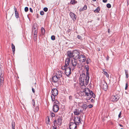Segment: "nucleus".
I'll return each mask as SVG.
<instances>
[{"mask_svg":"<svg viewBox=\"0 0 129 129\" xmlns=\"http://www.w3.org/2000/svg\"><path fill=\"white\" fill-rule=\"evenodd\" d=\"M89 78V76L85 75V74L80 75L79 79L80 84L83 88H85V85L88 84Z\"/></svg>","mask_w":129,"mask_h":129,"instance_id":"obj_1","label":"nucleus"},{"mask_svg":"<svg viewBox=\"0 0 129 129\" xmlns=\"http://www.w3.org/2000/svg\"><path fill=\"white\" fill-rule=\"evenodd\" d=\"M73 58L77 59L78 58V57L80 54L79 51L77 50H75L73 51Z\"/></svg>","mask_w":129,"mask_h":129,"instance_id":"obj_2","label":"nucleus"},{"mask_svg":"<svg viewBox=\"0 0 129 129\" xmlns=\"http://www.w3.org/2000/svg\"><path fill=\"white\" fill-rule=\"evenodd\" d=\"M77 59H75L73 58V59L71 60V63L72 65L71 67L72 66V70H74L75 69V67L77 66Z\"/></svg>","mask_w":129,"mask_h":129,"instance_id":"obj_3","label":"nucleus"},{"mask_svg":"<svg viewBox=\"0 0 129 129\" xmlns=\"http://www.w3.org/2000/svg\"><path fill=\"white\" fill-rule=\"evenodd\" d=\"M72 66L71 67L70 65L69 67L67 68L65 71V73L67 76H69L71 74V69H72Z\"/></svg>","mask_w":129,"mask_h":129,"instance_id":"obj_4","label":"nucleus"},{"mask_svg":"<svg viewBox=\"0 0 129 129\" xmlns=\"http://www.w3.org/2000/svg\"><path fill=\"white\" fill-rule=\"evenodd\" d=\"M78 57V58L77 59L79 61L82 63L85 62L86 59V57L83 54L80 55Z\"/></svg>","mask_w":129,"mask_h":129,"instance_id":"obj_5","label":"nucleus"},{"mask_svg":"<svg viewBox=\"0 0 129 129\" xmlns=\"http://www.w3.org/2000/svg\"><path fill=\"white\" fill-rule=\"evenodd\" d=\"M84 91L85 95L87 96H91V94L93 93L92 91L90 90L89 89L87 88H85Z\"/></svg>","mask_w":129,"mask_h":129,"instance_id":"obj_6","label":"nucleus"},{"mask_svg":"<svg viewBox=\"0 0 129 129\" xmlns=\"http://www.w3.org/2000/svg\"><path fill=\"white\" fill-rule=\"evenodd\" d=\"M101 87L104 90H107L108 88V86L107 83L105 81L102 82Z\"/></svg>","mask_w":129,"mask_h":129,"instance_id":"obj_7","label":"nucleus"},{"mask_svg":"<svg viewBox=\"0 0 129 129\" xmlns=\"http://www.w3.org/2000/svg\"><path fill=\"white\" fill-rule=\"evenodd\" d=\"M120 97L119 95H112L111 97V100L112 101L115 102H117L119 99Z\"/></svg>","mask_w":129,"mask_h":129,"instance_id":"obj_8","label":"nucleus"},{"mask_svg":"<svg viewBox=\"0 0 129 129\" xmlns=\"http://www.w3.org/2000/svg\"><path fill=\"white\" fill-rule=\"evenodd\" d=\"M80 118L79 116H76L74 117V122L77 125H79L81 123Z\"/></svg>","mask_w":129,"mask_h":129,"instance_id":"obj_9","label":"nucleus"},{"mask_svg":"<svg viewBox=\"0 0 129 129\" xmlns=\"http://www.w3.org/2000/svg\"><path fill=\"white\" fill-rule=\"evenodd\" d=\"M77 125L74 122H70L69 127L70 129H75L77 127Z\"/></svg>","mask_w":129,"mask_h":129,"instance_id":"obj_10","label":"nucleus"},{"mask_svg":"<svg viewBox=\"0 0 129 129\" xmlns=\"http://www.w3.org/2000/svg\"><path fill=\"white\" fill-rule=\"evenodd\" d=\"M52 81L55 83H57L60 80L55 75L53 76L52 77Z\"/></svg>","mask_w":129,"mask_h":129,"instance_id":"obj_11","label":"nucleus"},{"mask_svg":"<svg viewBox=\"0 0 129 129\" xmlns=\"http://www.w3.org/2000/svg\"><path fill=\"white\" fill-rule=\"evenodd\" d=\"M70 15L73 21H75L76 20L77 16L74 13L71 12L70 13Z\"/></svg>","mask_w":129,"mask_h":129,"instance_id":"obj_12","label":"nucleus"},{"mask_svg":"<svg viewBox=\"0 0 129 129\" xmlns=\"http://www.w3.org/2000/svg\"><path fill=\"white\" fill-rule=\"evenodd\" d=\"M82 112L83 113V111H82L81 110H79L78 109H75L74 112V113L75 115H78L80 114V113Z\"/></svg>","mask_w":129,"mask_h":129,"instance_id":"obj_13","label":"nucleus"},{"mask_svg":"<svg viewBox=\"0 0 129 129\" xmlns=\"http://www.w3.org/2000/svg\"><path fill=\"white\" fill-rule=\"evenodd\" d=\"M52 94L56 96L58 94V91L56 88H53L51 91Z\"/></svg>","mask_w":129,"mask_h":129,"instance_id":"obj_14","label":"nucleus"},{"mask_svg":"<svg viewBox=\"0 0 129 129\" xmlns=\"http://www.w3.org/2000/svg\"><path fill=\"white\" fill-rule=\"evenodd\" d=\"M59 108L58 105H54L53 109V111L55 112H56L58 111Z\"/></svg>","mask_w":129,"mask_h":129,"instance_id":"obj_15","label":"nucleus"},{"mask_svg":"<svg viewBox=\"0 0 129 129\" xmlns=\"http://www.w3.org/2000/svg\"><path fill=\"white\" fill-rule=\"evenodd\" d=\"M62 72L61 71H58L56 73V75H55L58 78L60 79L62 76Z\"/></svg>","mask_w":129,"mask_h":129,"instance_id":"obj_16","label":"nucleus"},{"mask_svg":"<svg viewBox=\"0 0 129 129\" xmlns=\"http://www.w3.org/2000/svg\"><path fill=\"white\" fill-rule=\"evenodd\" d=\"M73 52H72L71 51H68L67 53L68 56L69 58L73 57Z\"/></svg>","mask_w":129,"mask_h":129,"instance_id":"obj_17","label":"nucleus"},{"mask_svg":"<svg viewBox=\"0 0 129 129\" xmlns=\"http://www.w3.org/2000/svg\"><path fill=\"white\" fill-rule=\"evenodd\" d=\"M70 58H67L66 59L65 61V66L68 67L70 62Z\"/></svg>","mask_w":129,"mask_h":129,"instance_id":"obj_18","label":"nucleus"},{"mask_svg":"<svg viewBox=\"0 0 129 129\" xmlns=\"http://www.w3.org/2000/svg\"><path fill=\"white\" fill-rule=\"evenodd\" d=\"M70 58H67L66 59L65 61V66L68 67L70 62Z\"/></svg>","mask_w":129,"mask_h":129,"instance_id":"obj_19","label":"nucleus"},{"mask_svg":"<svg viewBox=\"0 0 129 129\" xmlns=\"http://www.w3.org/2000/svg\"><path fill=\"white\" fill-rule=\"evenodd\" d=\"M14 9L15 11V17L17 18H19V17L18 12L17 11V9L16 8L14 7Z\"/></svg>","mask_w":129,"mask_h":129,"instance_id":"obj_20","label":"nucleus"},{"mask_svg":"<svg viewBox=\"0 0 129 129\" xmlns=\"http://www.w3.org/2000/svg\"><path fill=\"white\" fill-rule=\"evenodd\" d=\"M89 67L88 65L85 66V69L86 70V75L89 76V74L88 72Z\"/></svg>","mask_w":129,"mask_h":129,"instance_id":"obj_21","label":"nucleus"},{"mask_svg":"<svg viewBox=\"0 0 129 129\" xmlns=\"http://www.w3.org/2000/svg\"><path fill=\"white\" fill-rule=\"evenodd\" d=\"M61 123V118L59 116L58 118V120L57 122V124L58 125H60Z\"/></svg>","mask_w":129,"mask_h":129,"instance_id":"obj_22","label":"nucleus"},{"mask_svg":"<svg viewBox=\"0 0 129 129\" xmlns=\"http://www.w3.org/2000/svg\"><path fill=\"white\" fill-rule=\"evenodd\" d=\"M81 107L83 108V110L85 111L87 107V106L86 104H84L82 105Z\"/></svg>","mask_w":129,"mask_h":129,"instance_id":"obj_23","label":"nucleus"},{"mask_svg":"<svg viewBox=\"0 0 129 129\" xmlns=\"http://www.w3.org/2000/svg\"><path fill=\"white\" fill-rule=\"evenodd\" d=\"M12 48V50L13 53V54L15 53V46L13 45V43L11 44Z\"/></svg>","mask_w":129,"mask_h":129,"instance_id":"obj_24","label":"nucleus"},{"mask_svg":"<svg viewBox=\"0 0 129 129\" xmlns=\"http://www.w3.org/2000/svg\"><path fill=\"white\" fill-rule=\"evenodd\" d=\"M54 102V105H58L60 104L59 102L56 100H55Z\"/></svg>","mask_w":129,"mask_h":129,"instance_id":"obj_25","label":"nucleus"},{"mask_svg":"<svg viewBox=\"0 0 129 129\" xmlns=\"http://www.w3.org/2000/svg\"><path fill=\"white\" fill-rule=\"evenodd\" d=\"M32 32L34 33V34L35 35H37V31L36 30V28H34L32 29Z\"/></svg>","mask_w":129,"mask_h":129,"instance_id":"obj_26","label":"nucleus"},{"mask_svg":"<svg viewBox=\"0 0 129 129\" xmlns=\"http://www.w3.org/2000/svg\"><path fill=\"white\" fill-rule=\"evenodd\" d=\"M125 73L126 75V78L127 79L128 77V71L126 70H124Z\"/></svg>","mask_w":129,"mask_h":129,"instance_id":"obj_27","label":"nucleus"},{"mask_svg":"<svg viewBox=\"0 0 129 129\" xmlns=\"http://www.w3.org/2000/svg\"><path fill=\"white\" fill-rule=\"evenodd\" d=\"M56 96H55V95H54L52 94L51 96V97L52 99V100L53 102L55 100V97Z\"/></svg>","mask_w":129,"mask_h":129,"instance_id":"obj_28","label":"nucleus"},{"mask_svg":"<svg viewBox=\"0 0 129 129\" xmlns=\"http://www.w3.org/2000/svg\"><path fill=\"white\" fill-rule=\"evenodd\" d=\"M41 32L42 35H44V34L45 33V30L44 29L43 27L41 28Z\"/></svg>","mask_w":129,"mask_h":129,"instance_id":"obj_29","label":"nucleus"},{"mask_svg":"<svg viewBox=\"0 0 129 129\" xmlns=\"http://www.w3.org/2000/svg\"><path fill=\"white\" fill-rule=\"evenodd\" d=\"M100 8L99 7L97 8L94 11V12L95 13H99V11H100Z\"/></svg>","mask_w":129,"mask_h":129,"instance_id":"obj_30","label":"nucleus"},{"mask_svg":"<svg viewBox=\"0 0 129 129\" xmlns=\"http://www.w3.org/2000/svg\"><path fill=\"white\" fill-rule=\"evenodd\" d=\"M70 3L72 4H76L77 3V2L75 0H72L71 1Z\"/></svg>","mask_w":129,"mask_h":129,"instance_id":"obj_31","label":"nucleus"},{"mask_svg":"<svg viewBox=\"0 0 129 129\" xmlns=\"http://www.w3.org/2000/svg\"><path fill=\"white\" fill-rule=\"evenodd\" d=\"M4 83V80H0V86L1 87L3 86V84Z\"/></svg>","mask_w":129,"mask_h":129,"instance_id":"obj_32","label":"nucleus"},{"mask_svg":"<svg viewBox=\"0 0 129 129\" xmlns=\"http://www.w3.org/2000/svg\"><path fill=\"white\" fill-rule=\"evenodd\" d=\"M12 129H15V123L14 122H13V121L12 122Z\"/></svg>","mask_w":129,"mask_h":129,"instance_id":"obj_33","label":"nucleus"},{"mask_svg":"<svg viewBox=\"0 0 129 129\" xmlns=\"http://www.w3.org/2000/svg\"><path fill=\"white\" fill-rule=\"evenodd\" d=\"M91 61L90 59L89 58H88L86 60V63L87 64H88Z\"/></svg>","mask_w":129,"mask_h":129,"instance_id":"obj_34","label":"nucleus"},{"mask_svg":"<svg viewBox=\"0 0 129 129\" xmlns=\"http://www.w3.org/2000/svg\"><path fill=\"white\" fill-rule=\"evenodd\" d=\"M3 75H2V73H1V75H0V77H1V79L0 80H4V78L3 76Z\"/></svg>","mask_w":129,"mask_h":129,"instance_id":"obj_35","label":"nucleus"},{"mask_svg":"<svg viewBox=\"0 0 129 129\" xmlns=\"http://www.w3.org/2000/svg\"><path fill=\"white\" fill-rule=\"evenodd\" d=\"M107 7L108 8H110L111 7V5L110 4H108L106 5Z\"/></svg>","mask_w":129,"mask_h":129,"instance_id":"obj_36","label":"nucleus"},{"mask_svg":"<svg viewBox=\"0 0 129 129\" xmlns=\"http://www.w3.org/2000/svg\"><path fill=\"white\" fill-rule=\"evenodd\" d=\"M51 39L52 40H54L55 39V37L54 36H52L51 37Z\"/></svg>","mask_w":129,"mask_h":129,"instance_id":"obj_37","label":"nucleus"},{"mask_svg":"<svg viewBox=\"0 0 129 129\" xmlns=\"http://www.w3.org/2000/svg\"><path fill=\"white\" fill-rule=\"evenodd\" d=\"M67 67L65 66L64 65L63 67H62L61 68L63 70H65V71Z\"/></svg>","mask_w":129,"mask_h":129,"instance_id":"obj_38","label":"nucleus"},{"mask_svg":"<svg viewBox=\"0 0 129 129\" xmlns=\"http://www.w3.org/2000/svg\"><path fill=\"white\" fill-rule=\"evenodd\" d=\"M32 103L33 106L34 107H35V101L34 100H33L32 101Z\"/></svg>","mask_w":129,"mask_h":129,"instance_id":"obj_39","label":"nucleus"},{"mask_svg":"<svg viewBox=\"0 0 129 129\" xmlns=\"http://www.w3.org/2000/svg\"><path fill=\"white\" fill-rule=\"evenodd\" d=\"M128 86V85L127 83H126L125 84V90H126L127 89Z\"/></svg>","mask_w":129,"mask_h":129,"instance_id":"obj_40","label":"nucleus"},{"mask_svg":"<svg viewBox=\"0 0 129 129\" xmlns=\"http://www.w3.org/2000/svg\"><path fill=\"white\" fill-rule=\"evenodd\" d=\"M43 10L45 12H46L48 10V8L47 7H45L43 9Z\"/></svg>","mask_w":129,"mask_h":129,"instance_id":"obj_41","label":"nucleus"},{"mask_svg":"<svg viewBox=\"0 0 129 129\" xmlns=\"http://www.w3.org/2000/svg\"><path fill=\"white\" fill-rule=\"evenodd\" d=\"M44 12L43 11H41L40 12V14L41 15H43L44 14Z\"/></svg>","mask_w":129,"mask_h":129,"instance_id":"obj_42","label":"nucleus"},{"mask_svg":"<svg viewBox=\"0 0 129 129\" xmlns=\"http://www.w3.org/2000/svg\"><path fill=\"white\" fill-rule=\"evenodd\" d=\"M28 7H26L24 8V11L25 12H27L28 11Z\"/></svg>","mask_w":129,"mask_h":129,"instance_id":"obj_43","label":"nucleus"},{"mask_svg":"<svg viewBox=\"0 0 129 129\" xmlns=\"http://www.w3.org/2000/svg\"><path fill=\"white\" fill-rule=\"evenodd\" d=\"M77 37L79 39L81 40L82 39V37L81 36H80L79 35H78L77 36Z\"/></svg>","mask_w":129,"mask_h":129,"instance_id":"obj_44","label":"nucleus"},{"mask_svg":"<svg viewBox=\"0 0 129 129\" xmlns=\"http://www.w3.org/2000/svg\"><path fill=\"white\" fill-rule=\"evenodd\" d=\"M104 74L105 75H106L107 77H109V75L108 74V73L107 72H105V73H104Z\"/></svg>","mask_w":129,"mask_h":129,"instance_id":"obj_45","label":"nucleus"},{"mask_svg":"<svg viewBox=\"0 0 129 129\" xmlns=\"http://www.w3.org/2000/svg\"><path fill=\"white\" fill-rule=\"evenodd\" d=\"M93 106L92 105L90 104L89 105H88V107L89 108H92Z\"/></svg>","mask_w":129,"mask_h":129,"instance_id":"obj_46","label":"nucleus"},{"mask_svg":"<svg viewBox=\"0 0 129 129\" xmlns=\"http://www.w3.org/2000/svg\"><path fill=\"white\" fill-rule=\"evenodd\" d=\"M39 110V108L38 106H36V107L35 108V110L36 111H38Z\"/></svg>","mask_w":129,"mask_h":129,"instance_id":"obj_47","label":"nucleus"},{"mask_svg":"<svg viewBox=\"0 0 129 129\" xmlns=\"http://www.w3.org/2000/svg\"><path fill=\"white\" fill-rule=\"evenodd\" d=\"M51 115L52 117H53L55 116V114L53 112L51 113Z\"/></svg>","mask_w":129,"mask_h":129,"instance_id":"obj_48","label":"nucleus"},{"mask_svg":"<svg viewBox=\"0 0 129 129\" xmlns=\"http://www.w3.org/2000/svg\"><path fill=\"white\" fill-rule=\"evenodd\" d=\"M91 96L94 98H95V94L93 93L91 94Z\"/></svg>","mask_w":129,"mask_h":129,"instance_id":"obj_49","label":"nucleus"},{"mask_svg":"<svg viewBox=\"0 0 129 129\" xmlns=\"http://www.w3.org/2000/svg\"><path fill=\"white\" fill-rule=\"evenodd\" d=\"M83 9L84 10H86L87 9V6L86 5H85L83 8Z\"/></svg>","mask_w":129,"mask_h":129,"instance_id":"obj_50","label":"nucleus"},{"mask_svg":"<svg viewBox=\"0 0 129 129\" xmlns=\"http://www.w3.org/2000/svg\"><path fill=\"white\" fill-rule=\"evenodd\" d=\"M72 96L71 95L69 97V99L70 101H72Z\"/></svg>","mask_w":129,"mask_h":129,"instance_id":"obj_51","label":"nucleus"},{"mask_svg":"<svg viewBox=\"0 0 129 129\" xmlns=\"http://www.w3.org/2000/svg\"><path fill=\"white\" fill-rule=\"evenodd\" d=\"M121 111L120 112V113H119V114L118 115V117H119V118H120L121 117Z\"/></svg>","mask_w":129,"mask_h":129,"instance_id":"obj_52","label":"nucleus"},{"mask_svg":"<svg viewBox=\"0 0 129 129\" xmlns=\"http://www.w3.org/2000/svg\"><path fill=\"white\" fill-rule=\"evenodd\" d=\"M57 122V121L55 120H54V121L53 123H54V126H55V123Z\"/></svg>","mask_w":129,"mask_h":129,"instance_id":"obj_53","label":"nucleus"},{"mask_svg":"<svg viewBox=\"0 0 129 129\" xmlns=\"http://www.w3.org/2000/svg\"><path fill=\"white\" fill-rule=\"evenodd\" d=\"M92 97L91 96H91H88V97L87 98L88 100H89L90 99V98H91Z\"/></svg>","mask_w":129,"mask_h":129,"instance_id":"obj_54","label":"nucleus"},{"mask_svg":"<svg viewBox=\"0 0 129 129\" xmlns=\"http://www.w3.org/2000/svg\"><path fill=\"white\" fill-rule=\"evenodd\" d=\"M29 9V10H30V11L31 12V13H32L33 12V10L31 8H30Z\"/></svg>","mask_w":129,"mask_h":129,"instance_id":"obj_55","label":"nucleus"},{"mask_svg":"<svg viewBox=\"0 0 129 129\" xmlns=\"http://www.w3.org/2000/svg\"><path fill=\"white\" fill-rule=\"evenodd\" d=\"M83 10H84V9H83V8H81L79 10V11L80 12H81V11H83Z\"/></svg>","mask_w":129,"mask_h":129,"instance_id":"obj_56","label":"nucleus"},{"mask_svg":"<svg viewBox=\"0 0 129 129\" xmlns=\"http://www.w3.org/2000/svg\"><path fill=\"white\" fill-rule=\"evenodd\" d=\"M32 91H33V92L34 93H35V89H34V88H32Z\"/></svg>","mask_w":129,"mask_h":129,"instance_id":"obj_57","label":"nucleus"},{"mask_svg":"<svg viewBox=\"0 0 129 129\" xmlns=\"http://www.w3.org/2000/svg\"><path fill=\"white\" fill-rule=\"evenodd\" d=\"M107 1V0H103V2L104 3H106Z\"/></svg>","mask_w":129,"mask_h":129,"instance_id":"obj_58","label":"nucleus"},{"mask_svg":"<svg viewBox=\"0 0 129 129\" xmlns=\"http://www.w3.org/2000/svg\"><path fill=\"white\" fill-rule=\"evenodd\" d=\"M109 57L108 56H107V57L106 58V60H108L109 59Z\"/></svg>","mask_w":129,"mask_h":129,"instance_id":"obj_59","label":"nucleus"},{"mask_svg":"<svg viewBox=\"0 0 129 129\" xmlns=\"http://www.w3.org/2000/svg\"><path fill=\"white\" fill-rule=\"evenodd\" d=\"M110 29H108V32L109 33H110Z\"/></svg>","mask_w":129,"mask_h":129,"instance_id":"obj_60","label":"nucleus"},{"mask_svg":"<svg viewBox=\"0 0 129 129\" xmlns=\"http://www.w3.org/2000/svg\"><path fill=\"white\" fill-rule=\"evenodd\" d=\"M90 101L91 102H94V100L93 99H91Z\"/></svg>","mask_w":129,"mask_h":129,"instance_id":"obj_61","label":"nucleus"},{"mask_svg":"<svg viewBox=\"0 0 129 129\" xmlns=\"http://www.w3.org/2000/svg\"><path fill=\"white\" fill-rule=\"evenodd\" d=\"M119 125L120 126V127H123V126L121 124H119Z\"/></svg>","mask_w":129,"mask_h":129,"instance_id":"obj_62","label":"nucleus"},{"mask_svg":"<svg viewBox=\"0 0 129 129\" xmlns=\"http://www.w3.org/2000/svg\"><path fill=\"white\" fill-rule=\"evenodd\" d=\"M53 128L52 129H56V127H54L53 126H52Z\"/></svg>","mask_w":129,"mask_h":129,"instance_id":"obj_63","label":"nucleus"},{"mask_svg":"<svg viewBox=\"0 0 129 129\" xmlns=\"http://www.w3.org/2000/svg\"><path fill=\"white\" fill-rule=\"evenodd\" d=\"M70 29H69L68 30V32H70Z\"/></svg>","mask_w":129,"mask_h":129,"instance_id":"obj_64","label":"nucleus"}]
</instances>
